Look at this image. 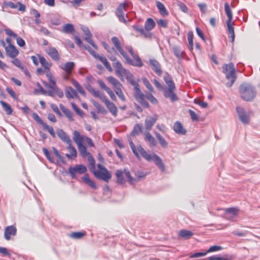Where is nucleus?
<instances>
[{
    "label": "nucleus",
    "instance_id": "nucleus-1",
    "mask_svg": "<svg viewBox=\"0 0 260 260\" xmlns=\"http://www.w3.org/2000/svg\"><path fill=\"white\" fill-rule=\"evenodd\" d=\"M132 151L137 158L140 159L141 155L145 159L148 161H153L161 171H165V165L163 163L161 158L157 154L155 153L152 155L148 154L141 145L136 146L134 149H132Z\"/></svg>",
    "mask_w": 260,
    "mask_h": 260
},
{
    "label": "nucleus",
    "instance_id": "nucleus-2",
    "mask_svg": "<svg viewBox=\"0 0 260 260\" xmlns=\"http://www.w3.org/2000/svg\"><path fill=\"white\" fill-rule=\"evenodd\" d=\"M164 79L167 85L164 89V96L165 98L169 99L172 102L177 101L179 99L175 93L176 88L171 76L168 73H166Z\"/></svg>",
    "mask_w": 260,
    "mask_h": 260
},
{
    "label": "nucleus",
    "instance_id": "nucleus-3",
    "mask_svg": "<svg viewBox=\"0 0 260 260\" xmlns=\"http://www.w3.org/2000/svg\"><path fill=\"white\" fill-rule=\"evenodd\" d=\"M241 98L245 101H251L256 95L255 88L250 84L244 83L239 86Z\"/></svg>",
    "mask_w": 260,
    "mask_h": 260
},
{
    "label": "nucleus",
    "instance_id": "nucleus-4",
    "mask_svg": "<svg viewBox=\"0 0 260 260\" xmlns=\"http://www.w3.org/2000/svg\"><path fill=\"white\" fill-rule=\"evenodd\" d=\"M88 90L93 96L99 98L106 105L107 109L114 116L116 117L117 115L118 110L117 107L113 102H110L107 99L104 93L95 90L93 88H90Z\"/></svg>",
    "mask_w": 260,
    "mask_h": 260
},
{
    "label": "nucleus",
    "instance_id": "nucleus-5",
    "mask_svg": "<svg viewBox=\"0 0 260 260\" xmlns=\"http://www.w3.org/2000/svg\"><path fill=\"white\" fill-rule=\"evenodd\" d=\"M222 69L226 78L230 80V82L226 83V86L230 87L233 85L237 78L236 71L234 68V64L233 63L225 64L222 67Z\"/></svg>",
    "mask_w": 260,
    "mask_h": 260
},
{
    "label": "nucleus",
    "instance_id": "nucleus-6",
    "mask_svg": "<svg viewBox=\"0 0 260 260\" xmlns=\"http://www.w3.org/2000/svg\"><path fill=\"white\" fill-rule=\"evenodd\" d=\"M224 11L228 20H226V23L228 27V30L229 34L231 35L230 38L231 39V42H233L235 39V33L233 25L234 24V22L233 20V13L231 8L228 3L224 4Z\"/></svg>",
    "mask_w": 260,
    "mask_h": 260
},
{
    "label": "nucleus",
    "instance_id": "nucleus-7",
    "mask_svg": "<svg viewBox=\"0 0 260 260\" xmlns=\"http://www.w3.org/2000/svg\"><path fill=\"white\" fill-rule=\"evenodd\" d=\"M108 58L111 61H115V62L113 63V66L115 69V73L121 80L123 81L124 75L128 70L123 68L122 64L119 61L116 60V58L114 55L109 54L108 55Z\"/></svg>",
    "mask_w": 260,
    "mask_h": 260
},
{
    "label": "nucleus",
    "instance_id": "nucleus-8",
    "mask_svg": "<svg viewBox=\"0 0 260 260\" xmlns=\"http://www.w3.org/2000/svg\"><path fill=\"white\" fill-rule=\"evenodd\" d=\"M107 80L113 86L114 91L119 98L123 102H125L126 99L121 89L122 85L121 83L112 76L108 77Z\"/></svg>",
    "mask_w": 260,
    "mask_h": 260
},
{
    "label": "nucleus",
    "instance_id": "nucleus-9",
    "mask_svg": "<svg viewBox=\"0 0 260 260\" xmlns=\"http://www.w3.org/2000/svg\"><path fill=\"white\" fill-rule=\"evenodd\" d=\"M123 174L127 178L128 182L131 184H133L136 180L133 178L129 171L127 169H124L123 172L119 170L116 171V176L117 178V183L118 184H122L125 182V180L122 177Z\"/></svg>",
    "mask_w": 260,
    "mask_h": 260
},
{
    "label": "nucleus",
    "instance_id": "nucleus-10",
    "mask_svg": "<svg viewBox=\"0 0 260 260\" xmlns=\"http://www.w3.org/2000/svg\"><path fill=\"white\" fill-rule=\"evenodd\" d=\"M135 92L134 98L143 107L147 108L149 107L148 103L145 100V95L140 90L139 84L134 87Z\"/></svg>",
    "mask_w": 260,
    "mask_h": 260
},
{
    "label": "nucleus",
    "instance_id": "nucleus-11",
    "mask_svg": "<svg viewBox=\"0 0 260 260\" xmlns=\"http://www.w3.org/2000/svg\"><path fill=\"white\" fill-rule=\"evenodd\" d=\"M127 5L126 3L121 4L117 8L116 14L120 21L126 24L127 21L124 18V15L126 11V7Z\"/></svg>",
    "mask_w": 260,
    "mask_h": 260
},
{
    "label": "nucleus",
    "instance_id": "nucleus-12",
    "mask_svg": "<svg viewBox=\"0 0 260 260\" xmlns=\"http://www.w3.org/2000/svg\"><path fill=\"white\" fill-rule=\"evenodd\" d=\"M236 111L240 120L244 124H247L249 122V116L243 108L237 107Z\"/></svg>",
    "mask_w": 260,
    "mask_h": 260
},
{
    "label": "nucleus",
    "instance_id": "nucleus-13",
    "mask_svg": "<svg viewBox=\"0 0 260 260\" xmlns=\"http://www.w3.org/2000/svg\"><path fill=\"white\" fill-rule=\"evenodd\" d=\"M87 169L83 165H76L74 167H71L69 169V173L73 178L76 177L77 174H83L86 172Z\"/></svg>",
    "mask_w": 260,
    "mask_h": 260
},
{
    "label": "nucleus",
    "instance_id": "nucleus-14",
    "mask_svg": "<svg viewBox=\"0 0 260 260\" xmlns=\"http://www.w3.org/2000/svg\"><path fill=\"white\" fill-rule=\"evenodd\" d=\"M48 89L47 94L50 96H53L55 95H57L59 98L63 96V93L60 90L56 85H45Z\"/></svg>",
    "mask_w": 260,
    "mask_h": 260
},
{
    "label": "nucleus",
    "instance_id": "nucleus-15",
    "mask_svg": "<svg viewBox=\"0 0 260 260\" xmlns=\"http://www.w3.org/2000/svg\"><path fill=\"white\" fill-rule=\"evenodd\" d=\"M93 173L97 178L103 180L106 182H108L112 177L108 170H105V171L94 170Z\"/></svg>",
    "mask_w": 260,
    "mask_h": 260
},
{
    "label": "nucleus",
    "instance_id": "nucleus-16",
    "mask_svg": "<svg viewBox=\"0 0 260 260\" xmlns=\"http://www.w3.org/2000/svg\"><path fill=\"white\" fill-rule=\"evenodd\" d=\"M239 210L236 208H230L225 210L224 218L230 221H234L238 214Z\"/></svg>",
    "mask_w": 260,
    "mask_h": 260
},
{
    "label": "nucleus",
    "instance_id": "nucleus-17",
    "mask_svg": "<svg viewBox=\"0 0 260 260\" xmlns=\"http://www.w3.org/2000/svg\"><path fill=\"white\" fill-rule=\"evenodd\" d=\"M59 67L65 73L71 75L75 67V63L72 61H69L60 64Z\"/></svg>",
    "mask_w": 260,
    "mask_h": 260
},
{
    "label": "nucleus",
    "instance_id": "nucleus-18",
    "mask_svg": "<svg viewBox=\"0 0 260 260\" xmlns=\"http://www.w3.org/2000/svg\"><path fill=\"white\" fill-rule=\"evenodd\" d=\"M111 41L113 44L114 47L120 53V54L124 57H127V54L125 52L124 50L122 49L121 43L116 37H113L111 38Z\"/></svg>",
    "mask_w": 260,
    "mask_h": 260
},
{
    "label": "nucleus",
    "instance_id": "nucleus-19",
    "mask_svg": "<svg viewBox=\"0 0 260 260\" xmlns=\"http://www.w3.org/2000/svg\"><path fill=\"white\" fill-rule=\"evenodd\" d=\"M5 31L8 36L16 39L17 43L20 47L24 46L25 45V41L21 38L18 37L17 34L14 33L12 30L9 28H6Z\"/></svg>",
    "mask_w": 260,
    "mask_h": 260
},
{
    "label": "nucleus",
    "instance_id": "nucleus-20",
    "mask_svg": "<svg viewBox=\"0 0 260 260\" xmlns=\"http://www.w3.org/2000/svg\"><path fill=\"white\" fill-rule=\"evenodd\" d=\"M132 56L134 58L133 60L130 59L127 55V57L124 58L128 64L138 67H141L143 66V63L138 55L135 53Z\"/></svg>",
    "mask_w": 260,
    "mask_h": 260
},
{
    "label": "nucleus",
    "instance_id": "nucleus-21",
    "mask_svg": "<svg viewBox=\"0 0 260 260\" xmlns=\"http://www.w3.org/2000/svg\"><path fill=\"white\" fill-rule=\"evenodd\" d=\"M17 233L16 228L13 225L8 226L6 228L4 232V237L7 240H9L11 236H15Z\"/></svg>",
    "mask_w": 260,
    "mask_h": 260
},
{
    "label": "nucleus",
    "instance_id": "nucleus-22",
    "mask_svg": "<svg viewBox=\"0 0 260 260\" xmlns=\"http://www.w3.org/2000/svg\"><path fill=\"white\" fill-rule=\"evenodd\" d=\"M5 51L7 55L12 58L16 57L19 53L18 50L13 45L5 47Z\"/></svg>",
    "mask_w": 260,
    "mask_h": 260
},
{
    "label": "nucleus",
    "instance_id": "nucleus-23",
    "mask_svg": "<svg viewBox=\"0 0 260 260\" xmlns=\"http://www.w3.org/2000/svg\"><path fill=\"white\" fill-rule=\"evenodd\" d=\"M58 137L67 144H71L72 140L69 136L62 129H58L57 131Z\"/></svg>",
    "mask_w": 260,
    "mask_h": 260
},
{
    "label": "nucleus",
    "instance_id": "nucleus-24",
    "mask_svg": "<svg viewBox=\"0 0 260 260\" xmlns=\"http://www.w3.org/2000/svg\"><path fill=\"white\" fill-rule=\"evenodd\" d=\"M158 119V115H155L153 117H147L145 121V128L147 131L151 129L153 125Z\"/></svg>",
    "mask_w": 260,
    "mask_h": 260
},
{
    "label": "nucleus",
    "instance_id": "nucleus-25",
    "mask_svg": "<svg viewBox=\"0 0 260 260\" xmlns=\"http://www.w3.org/2000/svg\"><path fill=\"white\" fill-rule=\"evenodd\" d=\"M149 63L150 66L152 67V70L158 75L160 76L162 73L161 70L160 68V64L159 62L155 60L150 59L149 60Z\"/></svg>",
    "mask_w": 260,
    "mask_h": 260
},
{
    "label": "nucleus",
    "instance_id": "nucleus-26",
    "mask_svg": "<svg viewBox=\"0 0 260 260\" xmlns=\"http://www.w3.org/2000/svg\"><path fill=\"white\" fill-rule=\"evenodd\" d=\"M73 135V139L77 145L82 144L85 136H81L80 133L76 130L74 131Z\"/></svg>",
    "mask_w": 260,
    "mask_h": 260
},
{
    "label": "nucleus",
    "instance_id": "nucleus-27",
    "mask_svg": "<svg viewBox=\"0 0 260 260\" xmlns=\"http://www.w3.org/2000/svg\"><path fill=\"white\" fill-rule=\"evenodd\" d=\"M173 129L176 133L179 135H184L186 132V130L183 128L182 124L179 121H177L174 123Z\"/></svg>",
    "mask_w": 260,
    "mask_h": 260
},
{
    "label": "nucleus",
    "instance_id": "nucleus-28",
    "mask_svg": "<svg viewBox=\"0 0 260 260\" xmlns=\"http://www.w3.org/2000/svg\"><path fill=\"white\" fill-rule=\"evenodd\" d=\"M47 54L54 60L57 61L59 59L58 52L55 48H50L47 51Z\"/></svg>",
    "mask_w": 260,
    "mask_h": 260
},
{
    "label": "nucleus",
    "instance_id": "nucleus-29",
    "mask_svg": "<svg viewBox=\"0 0 260 260\" xmlns=\"http://www.w3.org/2000/svg\"><path fill=\"white\" fill-rule=\"evenodd\" d=\"M96 59L99 60L100 61H101L103 64L105 66V67L110 72H112V69L108 62L107 58L102 55H100L99 54L97 56V57L95 58Z\"/></svg>",
    "mask_w": 260,
    "mask_h": 260
},
{
    "label": "nucleus",
    "instance_id": "nucleus-30",
    "mask_svg": "<svg viewBox=\"0 0 260 260\" xmlns=\"http://www.w3.org/2000/svg\"><path fill=\"white\" fill-rule=\"evenodd\" d=\"M68 149L69 151L70 152V154H67L66 156L68 158H72V157H76L77 156V151L75 147H74L72 145V142L71 143V144H68Z\"/></svg>",
    "mask_w": 260,
    "mask_h": 260
},
{
    "label": "nucleus",
    "instance_id": "nucleus-31",
    "mask_svg": "<svg viewBox=\"0 0 260 260\" xmlns=\"http://www.w3.org/2000/svg\"><path fill=\"white\" fill-rule=\"evenodd\" d=\"M66 95L68 98H74L78 96L77 91L71 87H68L66 91Z\"/></svg>",
    "mask_w": 260,
    "mask_h": 260
},
{
    "label": "nucleus",
    "instance_id": "nucleus-32",
    "mask_svg": "<svg viewBox=\"0 0 260 260\" xmlns=\"http://www.w3.org/2000/svg\"><path fill=\"white\" fill-rule=\"evenodd\" d=\"M129 83L134 87L138 85V84L135 81L133 75L128 71L124 75Z\"/></svg>",
    "mask_w": 260,
    "mask_h": 260
},
{
    "label": "nucleus",
    "instance_id": "nucleus-33",
    "mask_svg": "<svg viewBox=\"0 0 260 260\" xmlns=\"http://www.w3.org/2000/svg\"><path fill=\"white\" fill-rule=\"evenodd\" d=\"M178 235L185 239H187L193 235V233L190 231L182 230L179 232Z\"/></svg>",
    "mask_w": 260,
    "mask_h": 260
},
{
    "label": "nucleus",
    "instance_id": "nucleus-34",
    "mask_svg": "<svg viewBox=\"0 0 260 260\" xmlns=\"http://www.w3.org/2000/svg\"><path fill=\"white\" fill-rule=\"evenodd\" d=\"M38 57L39 58V61L42 66L44 68L45 70H47L49 71L50 67L51 66V64L48 62L44 57L39 55H38Z\"/></svg>",
    "mask_w": 260,
    "mask_h": 260
},
{
    "label": "nucleus",
    "instance_id": "nucleus-35",
    "mask_svg": "<svg viewBox=\"0 0 260 260\" xmlns=\"http://www.w3.org/2000/svg\"><path fill=\"white\" fill-rule=\"evenodd\" d=\"M145 139L148 141L151 146L154 147L156 145V141L155 138L149 132L145 133Z\"/></svg>",
    "mask_w": 260,
    "mask_h": 260
},
{
    "label": "nucleus",
    "instance_id": "nucleus-36",
    "mask_svg": "<svg viewBox=\"0 0 260 260\" xmlns=\"http://www.w3.org/2000/svg\"><path fill=\"white\" fill-rule=\"evenodd\" d=\"M157 8L159 11L160 13L163 16H167L168 12H167L164 5L160 2L157 1L156 2Z\"/></svg>",
    "mask_w": 260,
    "mask_h": 260
},
{
    "label": "nucleus",
    "instance_id": "nucleus-37",
    "mask_svg": "<svg viewBox=\"0 0 260 260\" xmlns=\"http://www.w3.org/2000/svg\"><path fill=\"white\" fill-rule=\"evenodd\" d=\"M74 26L71 23H67L62 27V31L65 34L72 33L74 31Z\"/></svg>",
    "mask_w": 260,
    "mask_h": 260
},
{
    "label": "nucleus",
    "instance_id": "nucleus-38",
    "mask_svg": "<svg viewBox=\"0 0 260 260\" xmlns=\"http://www.w3.org/2000/svg\"><path fill=\"white\" fill-rule=\"evenodd\" d=\"M155 26V23L151 18H148L145 23V28L148 30H152Z\"/></svg>",
    "mask_w": 260,
    "mask_h": 260
},
{
    "label": "nucleus",
    "instance_id": "nucleus-39",
    "mask_svg": "<svg viewBox=\"0 0 260 260\" xmlns=\"http://www.w3.org/2000/svg\"><path fill=\"white\" fill-rule=\"evenodd\" d=\"M59 107L62 112L69 118V119L71 121L73 120V114L71 111L61 104L60 105Z\"/></svg>",
    "mask_w": 260,
    "mask_h": 260
},
{
    "label": "nucleus",
    "instance_id": "nucleus-40",
    "mask_svg": "<svg viewBox=\"0 0 260 260\" xmlns=\"http://www.w3.org/2000/svg\"><path fill=\"white\" fill-rule=\"evenodd\" d=\"M173 51L175 55L179 59H181L184 54V51L182 50L179 47L174 46L173 47Z\"/></svg>",
    "mask_w": 260,
    "mask_h": 260
},
{
    "label": "nucleus",
    "instance_id": "nucleus-41",
    "mask_svg": "<svg viewBox=\"0 0 260 260\" xmlns=\"http://www.w3.org/2000/svg\"><path fill=\"white\" fill-rule=\"evenodd\" d=\"M83 181L90 186L92 188L95 189L96 188V185L89 178V177L87 175H85L82 177Z\"/></svg>",
    "mask_w": 260,
    "mask_h": 260
},
{
    "label": "nucleus",
    "instance_id": "nucleus-42",
    "mask_svg": "<svg viewBox=\"0 0 260 260\" xmlns=\"http://www.w3.org/2000/svg\"><path fill=\"white\" fill-rule=\"evenodd\" d=\"M77 147L80 153L83 157L90 154V153L87 151L86 147L83 145V144L77 145Z\"/></svg>",
    "mask_w": 260,
    "mask_h": 260
},
{
    "label": "nucleus",
    "instance_id": "nucleus-43",
    "mask_svg": "<svg viewBox=\"0 0 260 260\" xmlns=\"http://www.w3.org/2000/svg\"><path fill=\"white\" fill-rule=\"evenodd\" d=\"M155 136L156 138L159 141V143H160V145L164 148H166L168 146V143L165 140V139L163 137H162L160 134L158 133H155Z\"/></svg>",
    "mask_w": 260,
    "mask_h": 260
},
{
    "label": "nucleus",
    "instance_id": "nucleus-44",
    "mask_svg": "<svg viewBox=\"0 0 260 260\" xmlns=\"http://www.w3.org/2000/svg\"><path fill=\"white\" fill-rule=\"evenodd\" d=\"M0 103L2 106L4 110L6 112V113L8 115H10L12 114V110L9 104H8L7 103L3 101H1Z\"/></svg>",
    "mask_w": 260,
    "mask_h": 260
},
{
    "label": "nucleus",
    "instance_id": "nucleus-45",
    "mask_svg": "<svg viewBox=\"0 0 260 260\" xmlns=\"http://www.w3.org/2000/svg\"><path fill=\"white\" fill-rule=\"evenodd\" d=\"M72 83L79 93H80L81 94L83 95H85V92L83 90V88L76 80L73 79Z\"/></svg>",
    "mask_w": 260,
    "mask_h": 260
},
{
    "label": "nucleus",
    "instance_id": "nucleus-46",
    "mask_svg": "<svg viewBox=\"0 0 260 260\" xmlns=\"http://www.w3.org/2000/svg\"><path fill=\"white\" fill-rule=\"evenodd\" d=\"M72 83L79 93H80L81 94L83 95H85V92L83 90V88L76 80L73 79Z\"/></svg>",
    "mask_w": 260,
    "mask_h": 260
},
{
    "label": "nucleus",
    "instance_id": "nucleus-47",
    "mask_svg": "<svg viewBox=\"0 0 260 260\" xmlns=\"http://www.w3.org/2000/svg\"><path fill=\"white\" fill-rule=\"evenodd\" d=\"M72 83L79 93H80L81 94L83 95H85V92L83 90V88L76 80L73 79Z\"/></svg>",
    "mask_w": 260,
    "mask_h": 260
},
{
    "label": "nucleus",
    "instance_id": "nucleus-48",
    "mask_svg": "<svg viewBox=\"0 0 260 260\" xmlns=\"http://www.w3.org/2000/svg\"><path fill=\"white\" fill-rule=\"evenodd\" d=\"M93 105L96 108V109L98 110L99 112H101L102 114H106L107 113V110L103 107L101 105H100L99 103L94 102L93 103Z\"/></svg>",
    "mask_w": 260,
    "mask_h": 260
},
{
    "label": "nucleus",
    "instance_id": "nucleus-49",
    "mask_svg": "<svg viewBox=\"0 0 260 260\" xmlns=\"http://www.w3.org/2000/svg\"><path fill=\"white\" fill-rule=\"evenodd\" d=\"M187 40L188 42V48L190 50L193 49V34L189 32L187 34Z\"/></svg>",
    "mask_w": 260,
    "mask_h": 260
},
{
    "label": "nucleus",
    "instance_id": "nucleus-50",
    "mask_svg": "<svg viewBox=\"0 0 260 260\" xmlns=\"http://www.w3.org/2000/svg\"><path fill=\"white\" fill-rule=\"evenodd\" d=\"M43 127L45 130L47 131L49 133L53 138L55 137V134L52 126H49L46 123H45Z\"/></svg>",
    "mask_w": 260,
    "mask_h": 260
},
{
    "label": "nucleus",
    "instance_id": "nucleus-51",
    "mask_svg": "<svg viewBox=\"0 0 260 260\" xmlns=\"http://www.w3.org/2000/svg\"><path fill=\"white\" fill-rule=\"evenodd\" d=\"M142 126L141 124H136L132 131V134L134 136H136L138 135L142 130Z\"/></svg>",
    "mask_w": 260,
    "mask_h": 260
},
{
    "label": "nucleus",
    "instance_id": "nucleus-52",
    "mask_svg": "<svg viewBox=\"0 0 260 260\" xmlns=\"http://www.w3.org/2000/svg\"><path fill=\"white\" fill-rule=\"evenodd\" d=\"M84 236L82 232H74L70 234V236L74 239H80Z\"/></svg>",
    "mask_w": 260,
    "mask_h": 260
},
{
    "label": "nucleus",
    "instance_id": "nucleus-53",
    "mask_svg": "<svg viewBox=\"0 0 260 260\" xmlns=\"http://www.w3.org/2000/svg\"><path fill=\"white\" fill-rule=\"evenodd\" d=\"M92 37V34L91 35L85 36V40L90 44L94 49H98V46L94 44L93 41L91 39Z\"/></svg>",
    "mask_w": 260,
    "mask_h": 260
},
{
    "label": "nucleus",
    "instance_id": "nucleus-54",
    "mask_svg": "<svg viewBox=\"0 0 260 260\" xmlns=\"http://www.w3.org/2000/svg\"><path fill=\"white\" fill-rule=\"evenodd\" d=\"M145 98H147L153 104H156L157 103V100L151 93L146 94Z\"/></svg>",
    "mask_w": 260,
    "mask_h": 260
},
{
    "label": "nucleus",
    "instance_id": "nucleus-55",
    "mask_svg": "<svg viewBox=\"0 0 260 260\" xmlns=\"http://www.w3.org/2000/svg\"><path fill=\"white\" fill-rule=\"evenodd\" d=\"M32 116L33 118L40 124L42 125V126L45 123L43 122V121L41 119V118L39 117L38 114L36 113H33Z\"/></svg>",
    "mask_w": 260,
    "mask_h": 260
},
{
    "label": "nucleus",
    "instance_id": "nucleus-56",
    "mask_svg": "<svg viewBox=\"0 0 260 260\" xmlns=\"http://www.w3.org/2000/svg\"><path fill=\"white\" fill-rule=\"evenodd\" d=\"M143 83L145 85V86H146V87L150 92H153L154 91V89H153V87L152 86L151 84H150V83L149 82V81L147 79L144 78L143 80Z\"/></svg>",
    "mask_w": 260,
    "mask_h": 260
},
{
    "label": "nucleus",
    "instance_id": "nucleus-57",
    "mask_svg": "<svg viewBox=\"0 0 260 260\" xmlns=\"http://www.w3.org/2000/svg\"><path fill=\"white\" fill-rule=\"evenodd\" d=\"M3 5L6 7H9L11 9H16L17 8V5L12 2H4Z\"/></svg>",
    "mask_w": 260,
    "mask_h": 260
},
{
    "label": "nucleus",
    "instance_id": "nucleus-58",
    "mask_svg": "<svg viewBox=\"0 0 260 260\" xmlns=\"http://www.w3.org/2000/svg\"><path fill=\"white\" fill-rule=\"evenodd\" d=\"M46 75L48 78L49 81L50 82V84L49 85H56V80L53 76L52 74L51 73L48 72L47 73Z\"/></svg>",
    "mask_w": 260,
    "mask_h": 260
},
{
    "label": "nucleus",
    "instance_id": "nucleus-59",
    "mask_svg": "<svg viewBox=\"0 0 260 260\" xmlns=\"http://www.w3.org/2000/svg\"><path fill=\"white\" fill-rule=\"evenodd\" d=\"M177 3L178 6L182 12L185 13H186L187 12L188 9L185 5H184L183 3H182L180 1H178Z\"/></svg>",
    "mask_w": 260,
    "mask_h": 260
},
{
    "label": "nucleus",
    "instance_id": "nucleus-60",
    "mask_svg": "<svg viewBox=\"0 0 260 260\" xmlns=\"http://www.w3.org/2000/svg\"><path fill=\"white\" fill-rule=\"evenodd\" d=\"M51 23L54 25H59L61 24V21L59 16H56L51 19Z\"/></svg>",
    "mask_w": 260,
    "mask_h": 260
},
{
    "label": "nucleus",
    "instance_id": "nucleus-61",
    "mask_svg": "<svg viewBox=\"0 0 260 260\" xmlns=\"http://www.w3.org/2000/svg\"><path fill=\"white\" fill-rule=\"evenodd\" d=\"M12 62L21 70L23 69L24 66L18 58L15 57V58L12 61Z\"/></svg>",
    "mask_w": 260,
    "mask_h": 260
},
{
    "label": "nucleus",
    "instance_id": "nucleus-62",
    "mask_svg": "<svg viewBox=\"0 0 260 260\" xmlns=\"http://www.w3.org/2000/svg\"><path fill=\"white\" fill-rule=\"evenodd\" d=\"M194 103L199 105V106H200L201 107H202L203 108H206L208 107L207 103L205 102L202 100L195 99Z\"/></svg>",
    "mask_w": 260,
    "mask_h": 260
},
{
    "label": "nucleus",
    "instance_id": "nucleus-63",
    "mask_svg": "<svg viewBox=\"0 0 260 260\" xmlns=\"http://www.w3.org/2000/svg\"><path fill=\"white\" fill-rule=\"evenodd\" d=\"M98 83L99 85H100V86L102 89L105 90L106 92H107L108 90H109V89H110V88L109 87H108L103 81H102L101 80H99L98 81Z\"/></svg>",
    "mask_w": 260,
    "mask_h": 260
},
{
    "label": "nucleus",
    "instance_id": "nucleus-64",
    "mask_svg": "<svg viewBox=\"0 0 260 260\" xmlns=\"http://www.w3.org/2000/svg\"><path fill=\"white\" fill-rule=\"evenodd\" d=\"M84 49L87 50L90 54L94 57L95 58L97 57V56L99 55L97 54L94 50H93L89 46H84Z\"/></svg>",
    "mask_w": 260,
    "mask_h": 260
}]
</instances>
